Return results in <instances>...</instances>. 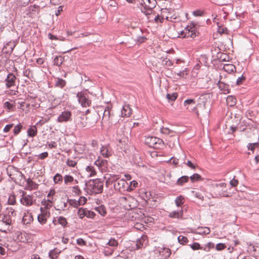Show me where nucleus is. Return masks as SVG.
<instances>
[{
	"label": "nucleus",
	"mask_w": 259,
	"mask_h": 259,
	"mask_svg": "<svg viewBox=\"0 0 259 259\" xmlns=\"http://www.w3.org/2000/svg\"><path fill=\"white\" fill-rule=\"evenodd\" d=\"M104 182L101 179H96L85 183L84 190L89 195L101 193L103 191Z\"/></svg>",
	"instance_id": "1"
},
{
	"label": "nucleus",
	"mask_w": 259,
	"mask_h": 259,
	"mask_svg": "<svg viewBox=\"0 0 259 259\" xmlns=\"http://www.w3.org/2000/svg\"><path fill=\"white\" fill-rule=\"evenodd\" d=\"M198 26L194 22H192L185 29L179 33V37L182 38L191 37L195 38L199 33Z\"/></svg>",
	"instance_id": "2"
},
{
	"label": "nucleus",
	"mask_w": 259,
	"mask_h": 259,
	"mask_svg": "<svg viewBox=\"0 0 259 259\" xmlns=\"http://www.w3.org/2000/svg\"><path fill=\"white\" fill-rule=\"evenodd\" d=\"M120 201L125 209L130 210L137 207V201L132 196H123L120 198Z\"/></svg>",
	"instance_id": "3"
},
{
	"label": "nucleus",
	"mask_w": 259,
	"mask_h": 259,
	"mask_svg": "<svg viewBox=\"0 0 259 259\" xmlns=\"http://www.w3.org/2000/svg\"><path fill=\"white\" fill-rule=\"evenodd\" d=\"M79 103L82 107H89L91 104V101L89 99V92L88 90H83L76 94Z\"/></svg>",
	"instance_id": "4"
},
{
	"label": "nucleus",
	"mask_w": 259,
	"mask_h": 259,
	"mask_svg": "<svg viewBox=\"0 0 259 259\" xmlns=\"http://www.w3.org/2000/svg\"><path fill=\"white\" fill-rule=\"evenodd\" d=\"M145 143L149 147L154 149H160L164 144L162 139L152 136L146 137Z\"/></svg>",
	"instance_id": "5"
},
{
	"label": "nucleus",
	"mask_w": 259,
	"mask_h": 259,
	"mask_svg": "<svg viewBox=\"0 0 259 259\" xmlns=\"http://www.w3.org/2000/svg\"><path fill=\"white\" fill-rule=\"evenodd\" d=\"M12 223V220L4 213H0V230L6 232L9 230Z\"/></svg>",
	"instance_id": "6"
},
{
	"label": "nucleus",
	"mask_w": 259,
	"mask_h": 259,
	"mask_svg": "<svg viewBox=\"0 0 259 259\" xmlns=\"http://www.w3.org/2000/svg\"><path fill=\"white\" fill-rule=\"evenodd\" d=\"M21 193L20 201L21 204L25 206H30L33 204L35 199H34L33 195L27 194L24 191H22Z\"/></svg>",
	"instance_id": "7"
},
{
	"label": "nucleus",
	"mask_w": 259,
	"mask_h": 259,
	"mask_svg": "<svg viewBox=\"0 0 259 259\" xmlns=\"http://www.w3.org/2000/svg\"><path fill=\"white\" fill-rule=\"evenodd\" d=\"M47 218L44 217L43 215L38 214L37 215V221L41 226H38L37 227L34 228L33 230V231L37 233H42L43 232H44L45 231V229H44V227L42 226L47 223Z\"/></svg>",
	"instance_id": "8"
},
{
	"label": "nucleus",
	"mask_w": 259,
	"mask_h": 259,
	"mask_svg": "<svg viewBox=\"0 0 259 259\" xmlns=\"http://www.w3.org/2000/svg\"><path fill=\"white\" fill-rule=\"evenodd\" d=\"M127 182L123 179L118 180L114 184V187L115 190H117L120 192L126 191Z\"/></svg>",
	"instance_id": "9"
},
{
	"label": "nucleus",
	"mask_w": 259,
	"mask_h": 259,
	"mask_svg": "<svg viewBox=\"0 0 259 259\" xmlns=\"http://www.w3.org/2000/svg\"><path fill=\"white\" fill-rule=\"evenodd\" d=\"M71 112L68 110H65L61 113L58 117L57 121L59 122H67L71 120Z\"/></svg>",
	"instance_id": "10"
},
{
	"label": "nucleus",
	"mask_w": 259,
	"mask_h": 259,
	"mask_svg": "<svg viewBox=\"0 0 259 259\" xmlns=\"http://www.w3.org/2000/svg\"><path fill=\"white\" fill-rule=\"evenodd\" d=\"M16 77L13 73H10L7 75L5 79L6 85L7 88H10L16 86Z\"/></svg>",
	"instance_id": "11"
},
{
	"label": "nucleus",
	"mask_w": 259,
	"mask_h": 259,
	"mask_svg": "<svg viewBox=\"0 0 259 259\" xmlns=\"http://www.w3.org/2000/svg\"><path fill=\"white\" fill-rule=\"evenodd\" d=\"M101 154L105 158L109 157L112 155V151L110 146L108 145L102 146L100 148Z\"/></svg>",
	"instance_id": "12"
},
{
	"label": "nucleus",
	"mask_w": 259,
	"mask_h": 259,
	"mask_svg": "<svg viewBox=\"0 0 259 259\" xmlns=\"http://www.w3.org/2000/svg\"><path fill=\"white\" fill-rule=\"evenodd\" d=\"M112 115L110 114V112L109 107H106L104 109L102 122L104 123H109L111 121Z\"/></svg>",
	"instance_id": "13"
},
{
	"label": "nucleus",
	"mask_w": 259,
	"mask_h": 259,
	"mask_svg": "<svg viewBox=\"0 0 259 259\" xmlns=\"http://www.w3.org/2000/svg\"><path fill=\"white\" fill-rule=\"evenodd\" d=\"M76 126L78 128H83L87 126V117L78 116L75 119Z\"/></svg>",
	"instance_id": "14"
},
{
	"label": "nucleus",
	"mask_w": 259,
	"mask_h": 259,
	"mask_svg": "<svg viewBox=\"0 0 259 259\" xmlns=\"http://www.w3.org/2000/svg\"><path fill=\"white\" fill-rule=\"evenodd\" d=\"M155 0H141V5L148 9H152L156 6Z\"/></svg>",
	"instance_id": "15"
},
{
	"label": "nucleus",
	"mask_w": 259,
	"mask_h": 259,
	"mask_svg": "<svg viewBox=\"0 0 259 259\" xmlns=\"http://www.w3.org/2000/svg\"><path fill=\"white\" fill-rule=\"evenodd\" d=\"M195 101L194 99H187L184 102V106L189 110L194 111L196 109Z\"/></svg>",
	"instance_id": "16"
},
{
	"label": "nucleus",
	"mask_w": 259,
	"mask_h": 259,
	"mask_svg": "<svg viewBox=\"0 0 259 259\" xmlns=\"http://www.w3.org/2000/svg\"><path fill=\"white\" fill-rule=\"evenodd\" d=\"M132 110L128 104H124L122 106L121 111V115L122 117H128L132 114Z\"/></svg>",
	"instance_id": "17"
},
{
	"label": "nucleus",
	"mask_w": 259,
	"mask_h": 259,
	"mask_svg": "<svg viewBox=\"0 0 259 259\" xmlns=\"http://www.w3.org/2000/svg\"><path fill=\"white\" fill-rule=\"evenodd\" d=\"M218 87L220 90L223 94H227L230 93V89L229 85L225 83L224 82L219 81L218 82Z\"/></svg>",
	"instance_id": "18"
},
{
	"label": "nucleus",
	"mask_w": 259,
	"mask_h": 259,
	"mask_svg": "<svg viewBox=\"0 0 259 259\" xmlns=\"http://www.w3.org/2000/svg\"><path fill=\"white\" fill-rule=\"evenodd\" d=\"M160 132L162 135H164L169 137H172L176 136V132L174 130H170L168 127H162L160 128Z\"/></svg>",
	"instance_id": "19"
},
{
	"label": "nucleus",
	"mask_w": 259,
	"mask_h": 259,
	"mask_svg": "<svg viewBox=\"0 0 259 259\" xmlns=\"http://www.w3.org/2000/svg\"><path fill=\"white\" fill-rule=\"evenodd\" d=\"M184 211L183 209H181L178 211H172L170 212L168 214V217L170 218H177V219H182L183 216Z\"/></svg>",
	"instance_id": "20"
},
{
	"label": "nucleus",
	"mask_w": 259,
	"mask_h": 259,
	"mask_svg": "<svg viewBox=\"0 0 259 259\" xmlns=\"http://www.w3.org/2000/svg\"><path fill=\"white\" fill-rule=\"evenodd\" d=\"M223 69L226 72L231 73L236 71V67L231 64H225L223 66Z\"/></svg>",
	"instance_id": "21"
},
{
	"label": "nucleus",
	"mask_w": 259,
	"mask_h": 259,
	"mask_svg": "<svg viewBox=\"0 0 259 259\" xmlns=\"http://www.w3.org/2000/svg\"><path fill=\"white\" fill-rule=\"evenodd\" d=\"M236 99L234 96H228L226 99V102L228 106L233 107L236 104Z\"/></svg>",
	"instance_id": "22"
},
{
	"label": "nucleus",
	"mask_w": 259,
	"mask_h": 259,
	"mask_svg": "<svg viewBox=\"0 0 259 259\" xmlns=\"http://www.w3.org/2000/svg\"><path fill=\"white\" fill-rule=\"evenodd\" d=\"M60 251L57 248L51 250L49 252V256L52 259H57Z\"/></svg>",
	"instance_id": "23"
},
{
	"label": "nucleus",
	"mask_w": 259,
	"mask_h": 259,
	"mask_svg": "<svg viewBox=\"0 0 259 259\" xmlns=\"http://www.w3.org/2000/svg\"><path fill=\"white\" fill-rule=\"evenodd\" d=\"M138 182L136 181H132L130 184L127 183L126 192L132 191L138 186Z\"/></svg>",
	"instance_id": "24"
},
{
	"label": "nucleus",
	"mask_w": 259,
	"mask_h": 259,
	"mask_svg": "<svg viewBox=\"0 0 259 259\" xmlns=\"http://www.w3.org/2000/svg\"><path fill=\"white\" fill-rule=\"evenodd\" d=\"M189 177L186 176H183L179 178L176 182V185L178 186H182L184 184L188 182Z\"/></svg>",
	"instance_id": "25"
},
{
	"label": "nucleus",
	"mask_w": 259,
	"mask_h": 259,
	"mask_svg": "<svg viewBox=\"0 0 259 259\" xmlns=\"http://www.w3.org/2000/svg\"><path fill=\"white\" fill-rule=\"evenodd\" d=\"M33 221V218L31 213L25 214L22 218L23 223L25 224H30Z\"/></svg>",
	"instance_id": "26"
},
{
	"label": "nucleus",
	"mask_w": 259,
	"mask_h": 259,
	"mask_svg": "<svg viewBox=\"0 0 259 259\" xmlns=\"http://www.w3.org/2000/svg\"><path fill=\"white\" fill-rule=\"evenodd\" d=\"M120 179V177L119 175H114V174H110L109 176V177L108 178V179L106 181V183H113L114 182V183L118 181V180Z\"/></svg>",
	"instance_id": "27"
},
{
	"label": "nucleus",
	"mask_w": 259,
	"mask_h": 259,
	"mask_svg": "<svg viewBox=\"0 0 259 259\" xmlns=\"http://www.w3.org/2000/svg\"><path fill=\"white\" fill-rule=\"evenodd\" d=\"M37 134V128L35 126H31L27 130V135L30 137H34Z\"/></svg>",
	"instance_id": "28"
},
{
	"label": "nucleus",
	"mask_w": 259,
	"mask_h": 259,
	"mask_svg": "<svg viewBox=\"0 0 259 259\" xmlns=\"http://www.w3.org/2000/svg\"><path fill=\"white\" fill-rule=\"evenodd\" d=\"M107 245H108L109 246H111V248H114V250L115 249L116 247L118 245V242L117 240H116L114 238H111L108 242L107 243Z\"/></svg>",
	"instance_id": "29"
},
{
	"label": "nucleus",
	"mask_w": 259,
	"mask_h": 259,
	"mask_svg": "<svg viewBox=\"0 0 259 259\" xmlns=\"http://www.w3.org/2000/svg\"><path fill=\"white\" fill-rule=\"evenodd\" d=\"M65 85L66 81L62 78H58L55 81V85L56 87L62 89L63 87L65 86Z\"/></svg>",
	"instance_id": "30"
},
{
	"label": "nucleus",
	"mask_w": 259,
	"mask_h": 259,
	"mask_svg": "<svg viewBox=\"0 0 259 259\" xmlns=\"http://www.w3.org/2000/svg\"><path fill=\"white\" fill-rule=\"evenodd\" d=\"M185 202V198L183 196L180 195L176 197L175 200L177 206H181Z\"/></svg>",
	"instance_id": "31"
},
{
	"label": "nucleus",
	"mask_w": 259,
	"mask_h": 259,
	"mask_svg": "<svg viewBox=\"0 0 259 259\" xmlns=\"http://www.w3.org/2000/svg\"><path fill=\"white\" fill-rule=\"evenodd\" d=\"M146 236H142L139 239H138L136 242V246L137 249H139L141 248L143 245L144 242L146 241Z\"/></svg>",
	"instance_id": "32"
},
{
	"label": "nucleus",
	"mask_w": 259,
	"mask_h": 259,
	"mask_svg": "<svg viewBox=\"0 0 259 259\" xmlns=\"http://www.w3.org/2000/svg\"><path fill=\"white\" fill-rule=\"evenodd\" d=\"M64 58L62 56L56 57L54 59V65L58 66H60L62 65L64 62Z\"/></svg>",
	"instance_id": "33"
},
{
	"label": "nucleus",
	"mask_w": 259,
	"mask_h": 259,
	"mask_svg": "<svg viewBox=\"0 0 259 259\" xmlns=\"http://www.w3.org/2000/svg\"><path fill=\"white\" fill-rule=\"evenodd\" d=\"M58 223L61 225L63 227L65 228L67 225V221L65 218L63 217H59L57 218Z\"/></svg>",
	"instance_id": "34"
},
{
	"label": "nucleus",
	"mask_w": 259,
	"mask_h": 259,
	"mask_svg": "<svg viewBox=\"0 0 259 259\" xmlns=\"http://www.w3.org/2000/svg\"><path fill=\"white\" fill-rule=\"evenodd\" d=\"M64 184L65 185H69L73 183L74 181V178L72 176L69 175H66L64 177Z\"/></svg>",
	"instance_id": "35"
},
{
	"label": "nucleus",
	"mask_w": 259,
	"mask_h": 259,
	"mask_svg": "<svg viewBox=\"0 0 259 259\" xmlns=\"http://www.w3.org/2000/svg\"><path fill=\"white\" fill-rule=\"evenodd\" d=\"M4 214L10 218V219L16 215L15 211L12 207L7 208L6 212Z\"/></svg>",
	"instance_id": "36"
},
{
	"label": "nucleus",
	"mask_w": 259,
	"mask_h": 259,
	"mask_svg": "<svg viewBox=\"0 0 259 259\" xmlns=\"http://www.w3.org/2000/svg\"><path fill=\"white\" fill-rule=\"evenodd\" d=\"M178 97L177 93H173L172 94L168 93L166 94V98L169 102H174Z\"/></svg>",
	"instance_id": "37"
},
{
	"label": "nucleus",
	"mask_w": 259,
	"mask_h": 259,
	"mask_svg": "<svg viewBox=\"0 0 259 259\" xmlns=\"http://www.w3.org/2000/svg\"><path fill=\"white\" fill-rule=\"evenodd\" d=\"M86 170L89 172V176L90 177H93L96 175V171L95 170V169L94 168V166L89 165L86 168Z\"/></svg>",
	"instance_id": "38"
},
{
	"label": "nucleus",
	"mask_w": 259,
	"mask_h": 259,
	"mask_svg": "<svg viewBox=\"0 0 259 259\" xmlns=\"http://www.w3.org/2000/svg\"><path fill=\"white\" fill-rule=\"evenodd\" d=\"M189 179H190L192 183L200 181L202 179L201 176L198 174H193V175L189 177Z\"/></svg>",
	"instance_id": "39"
},
{
	"label": "nucleus",
	"mask_w": 259,
	"mask_h": 259,
	"mask_svg": "<svg viewBox=\"0 0 259 259\" xmlns=\"http://www.w3.org/2000/svg\"><path fill=\"white\" fill-rule=\"evenodd\" d=\"M96 210L102 216H104L106 213L105 207L103 205L96 207Z\"/></svg>",
	"instance_id": "40"
},
{
	"label": "nucleus",
	"mask_w": 259,
	"mask_h": 259,
	"mask_svg": "<svg viewBox=\"0 0 259 259\" xmlns=\"http://www.w3.org/2000/svg\"><path fill=\"white\" fill-rule=\"evenodd\" d=\"M27 184L30 188V190H36L38 188V185L32 180H29L27 182Z\"/></svg>",
	"instance_id": "41"
},
{
	"label": "nucleus",
	"mask_w": 259,
	"mask_h": 259,
	"mask_svg": "<svg viewBox=\"0 0 259 259\" xmlns=\"http://www.w3.org/2000/svg\"><path fill=\"white\" fill-rule=\"evenodd\" d=\"M53 180L55 183L58 184L62 182L63 178L60 174L57 173L54 177Z\"/></svg>",
	"instance_id": "42"
},
{
	"label": "nucleus",
	"mask_w": 259,
	"mask_h": 259,
	"mask_svg": "<svg viewBox=\"0 0 259 259\" xmlns=\"http://www.w3.org/2000/svg\"><path fill=\"white\" fill-rule=\"evenodd\" d=\"M8 203L10 205H14L16 203V197L15 195L14 194H11L9 195L8 200Z\"/></svg>",
	"instance_id": "43"
},
{
	"label": "nucleus",
	"mask_w": 259,
	"mask_h": 259,
	"mask_svg": "<svg viewBox=\"0 0 259 259\" xmlns=\"http://www.w3.org/2000/svg\"><path fill=\"white\" fill-rule=\"evenodd\" d=\"M179 242L183 245L185 244L188 242V238L184 236L180 235L178 237Z\"/></svg>",
	"instance_id": "44"
},
{
	"label": "nucleus",
	"mask_w": 259,
	"mask_h": 259,
	"mask_svg": "<svg viewBox=\"0 0 259 259\" xmlns=\"http://www.w3.org/2000/svg\"><path fill=\"white\" fill-rule=\"evenodd\" d=\"M22 127L23 126L20 123L15 126L13 129V133L14 135H17L20 132Z\"/></svg>",
	"instance_id": "45"
},
{
	"label": "nucleus",
	"mask_w": 259,
	"mask_h": 259,
	"mask_svg": "<svg viewBox=\"0 0 259 259\" xmlns=\"http://www.w3.org/2000/svg\"><path fill=\"white\" fill-rule=\"evenodd\" d=\"M67 201L70 206L74 207H77L79 206V202L75 199H68Z\"/></svg>",
	"instance_id": "46"
},
{
	"label": "nucleus",
	"mask_w": 259,
	"mask_h": 259,
	"mask_svg": "<svg viewBox=\"0 0 259 259\" xmlns=\"http://www.w3.org/2000/svg\"><path fill=\"white\" fill-rule=\"evenodd\" d=\"M40 213L39 214L41 215H43L47 218H49L50 216V212L47 210V209H45L43 207H40Z\"/></svg>",
	"instance_id": "47"
},
{
	"label": "nucleus",
	"mask_w": 259,
	"mask_h": 259,
	"mask_svg": "<svg viewBox=\"0 0 259 259\" xmlns=\"http://www.w3.org/2000/svg\"><path fill=\"white\" fill-rule=\"evenodd\" d=\"M214 244L212 242L207 243L204 247H202V249L205 251H209L211 248H213Z\"/></svg>",
	"instance_id": "48"
},
{
	"label": "nucleus",
	"mask_w": 259,
	"mask_h": 259,
	"mask_svg": "<svg viewBox=\"0 0 259 259\" xmlns=\"http://www.w3.org/2000/svg\"><path fill=\"white\" fill-rule=\"evenodd\" d=\"M190 246L193 250L202 249V247L198 242H194Z\"/></svg>",
	"instance_id": "49"
},
{
	"label": "nucleus",
	"mask_w": 259,
	"mask_h": 259,
	"mask_svg": "<svg viewBox=\"0 0 259 259\" xmlns=\"http://www.w3.org/2000/svg\"><path fill=\"white\" fill-rule=\"evenodd\" d=\"M85 209H86L82 208H80L78 209L77 214L79 218L82 219L83 217L86 216V212H85Z\"/></svg>",
	"instance_id": "50"
},
{
	"label": "nucleus",
	"mask_w": 259,
	"mask_h": 259,
	"mask_svg": "<svg viewBox=\"0 0 259 259\" xmlns=\"http://www.w3.org/2000/svg\"><path fill=\"white\" fill-rule=\"evenodd\" d=\"M114 251V248H109L107 247H105L104 250V253L105 255L109 256L111 255Z\"/></svg>",
	"instance_id": "51"
},
{
	"label": "nucleus",
	"mask_w": 259,
	"mask_h": 259,
	"mask_svg": "<svg viewBox=\"0 0 259 259\" xmlns=\"http://www.w3.org/2000/svg\"><path fill=\"white\" fill-rule=\"evenodd\" d=\"M30 0H17V5L20 7L26 6L29 2Z\"/></svg>",
	"instance_id": "52"
},
{
	"label": "nucleus",
	"mask_w": 259,
	"mask_h": 259,
	"mask_svg": "<svg viewBox=\"0 0 259 259\" xmlns=\"http://www.w3.org/2000/svg\"><path fill=\"white\" fill-rule=\"evenodd\" d=\"M72 191L76 195H79L81 193V191L78 186H73L72 188Z\"/></svg>",
	"instance_id": "53"
},
{
	"label": "nucleus",
	"mask_w": 259,
	"mask_h": 259,
	"mask_svg": "<svg viewBox=\"0 0 259 259\" xmlns=\"http://www.w3.org/2000/svg\"><path fill=\"white\" fill-rule=\"evenodd\" d=\"M68 201L67 202H61L60 205H59L60 206V209L65 210L69 209V207H68Z\"/></svg>",
	"instance_id": "54"
},
{
	"label": "nucleus",
	"mask_w": 259,
	"mask_h": 259,
	"mask_svg": "<svg viewBox=\"0 0 259 259\" xmlns=\"http://www.w3.org/2000/svg\"><path fill=\"white\" fill-rule=\"evenodd\" d=\"M41 203L42 205H43L44 206V208L46 209H50L52 206V204H51V203H49L48 202H47V201H46V199H44L41 202Z\"/></svg>",
	"instance_id": "55"
},
{
	"label": "nucleus",
	"mask_w": 259,
	"mask_h": 259,
	"mask_svg": "<svg viewBox=\"0 0 259 259\" xmlns=\"http://www.w3.org/2000/svg\"><path fill=\"white\" fill-rule=\"evenodd\" d=\"M199 231L198 232V234H208L210 233V230L207 227H205L204 228H202L200 229H198Z\"/></svg>",
	"instance_id": "56"
},
{
	"label": "nucleus",
	"mask_w": 259,
	"mask_h": 259,
	"mask_svg": "<svg viewBox=\"0 0 259 259\" xmlns=\"http://www.w3.org/2000/svg\"><path fill=\"white\" fill-rule=\"evenodd\" d=\"M39 11V7L37 5H34L30 7V11L32 13H38Z\"/></svg>",
	"instance_id": "57"
},
{
	"label": "nucleus",
	"mask_w": 259,
	"mask_h": 259,
	"mask_svg": "<svg viewBox=\"0 0 259 259\" xmlns=\"http://www.w3.org/2000/svg\"><path fill=\"white\" fill-rule=\"evenodd\" d=\"M15 46L16 43L14 41H9L6 44V47L9 48L10 49V51L12 52Z\"/></svg>",
	"instance_id": "58"
},
{
	"label": "nucleus",
	"mask_w": 259,
	"mask_h": 259,
	"mask_svg": "<svg viewBox=\"0 0 259 259\" xmlns=\"http://www.w3.org/2000/svg\"><path fill=\"white\" fill-rule=\"evenodd\" d=\"M245 80V77L242 75L241 76L239 77L236 80V84L238 85H240L242 84L243 81Z\"/></svg>",
	"instance_id": "59"
},
{
	"label": "nucleus",
	"mask_w": 259,
	"mask_h": 259,
	"mask_svg": "<svg viewBox=\"0 0 259 259\" xmlns=\"http://www.w3.org/2000/svg\"><path fill=\"white\" fill-rule=\"evenodd\" d=\"M76 162L72 159H68L66 162V164L68 166L70 167H75L76 165Z\"/></svg>",
	"instance_id": "60"
},
{
	"label": "nucleus",
	"mask_w": 259,
	"mask_h": 259,
	"mask_svg": "<svg viewBox=\"0 0 259 259\" xmlns=\"http://www.w3.org/2000/svg\"><path fill=\"white\" fill-rule=\"evenodd\" d=\"M86 212V217L89 218H93L95 216V213L94 212L85 209Z\"/></svg>",
	"instance_id": "61"
},
{
	"label": "nucleus",
	"mask_w": 259,
	"mask_h": 259,
	"mask_svg": "<svg viewBox=\"0 0 259 259\" xmlns=\"http://www.w3.org/2000/svg\"><path fill=\"white\" fill-rule=\"evenodd\" d=\"M203 14V11L200 10H197L193 12V15L196 17L201 16Z\"/></svg>",
	"instance_id": "62"
},
{
	"label": "nucleus",
	"mask_w": 259,
	"mask_h": 259,
	"mask_svg": "<svg viewBox=\"0 0 259 259\" xmlns=\"http://www.w3.org/2000/svg\"><path fill=\"white\" fill-rule=\"evenodd\" d=\"M226 247V245L224 243H218L215 246V249L217 250H222Z\"/></svg>",
	"instance_id": "63"
},
{
	"label": "nucleus",
	"mask_w": 259,
	"mask_h": 259,
	"mask_svg": "<svg viewBox=\"0 0 259 259\" xmlns=\"http://www.w3.org/2000/svg\"><path fill=\"white\" fill-rule=\"evenodd\" d=\"M14 124H7L5 127L4 128L3 131L5 133H7L10 131V130L13 127Z\"/></svg>",
	"instance_id": "64"
}]
</instances>
